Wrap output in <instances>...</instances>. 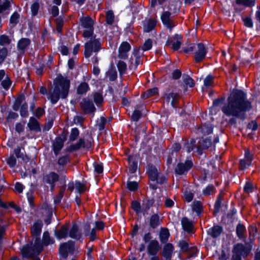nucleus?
Masks as SVG:
<instances>
[{"mask_svg":"<svg viewBox=\"0 0 260 260\" xmlns=\"http://www.w3.org/2000/svg\"><path fill=\"white\" fill-rule=\"evenodd\" d=\"M183 82L189 87H192L194 85L193 80L187 75H183L182 76Z\"/></svg>","mask_w":260,"mask_h":260,"instance_id":"nucleus-44","label":"nucleus"},{"mask_svg":"<svg viewBox=\"0 0 260 260\" xmlns=\"http://www.w3.org/2000/svg\"><path fill=\"white\" fill-rule=\"evenodd\" d=\"M12 135L17 141H23L25 139V131H11Z\"/></svg>","mask_w":260,"mask_h":260,"instance_id":"nucleus-41","label":"nucleus"},{"mask_svg":"<svg viewBox=\"0 0 260 260\" xmlns=\"http://www.w3.org/2000/svg\"><path fill=\"white\" fill-rule=\"evenodd\" d=\"M158 92V89L157 88H153L148 90L144 94L143 98L147 99L149 96L154 95Z\"/></svg>","mask_w":260,"mask_h":260,"instance_id":"nucleus-59","label":"nucleus"},{"mask_svg":"<svg viewBox=\"0 0 260 260\" xmlns=\"http://www.w3.org/2000/svg\"><path fill=\"white\" fill-rule=\"evenodd\" d=\"M126 188L130 191L135 192L139 188V183L135 181L127 180L126 182Z\"/></svg>","mask_w":260,"mask_h":260,"instance_id":"nucleus-38","label":"nucleus"},{"mask_svg":"<svg viewBox=\"0 0 260 260\" xmlns=\"http://www.w3.org/2000/svg\"><path fill=\"white\" fill-rule=\"evenodd\" d=\"M215 190L216 188L213 184H208L205 188L203 190L202 193L204 196H209L212 194V192L215 193Z\"/></svg>","mask_w":260,"mask_h":260,"instance_id":"nucleus-40","label":"nucleus"},{"mask_svg":"<svg viewBox=\"0 0 260 260\" xmlns=\"http://www.w3.org/2000/svg\"><path fill=\"white\" fill-rule=\"evenodd\" d=\"M20 113L22 117H26L28 115L27 105L25 103L22 105Z\"/></svg>","mask_w":260,"mask_h":260,"instance_id":"nucleus-62","label":"nucleus"},{"mask_svg":"<svg viewBox=\"0 0 260 260\" xmlns=\"http://www.w3.org/2000/svg\"><path fill=\"white\" fill-rule=\"evenodd\" d=\"M106 123V119L104 117H101L97 120L96 126L99 130H103L105 128V125Z\"/></svg>","mask_w":260,"mask_h":260,"instance_id":"nucleus-54","label":"nucleus"},{"mask_svg":"<svg viewBox=\"0 0 260 260\" xmlns=\"http://www.w3.org/2000/svg\"><path fill=\"white\" fill-rule=\"evenodd\" d=\"M237 3L243 5L246 7L253 6L254 5V0H237Z\"/></svg>","mask_w":260,"mask_h":260,"instance_id":"nucleus-56","label":"nucleus"},{"mask_svg":"<svg viewBox=\"0 0 260 260\" xmlns=\"http://www.w3.org/2000/svg\"><path fill=\"white\" fill-rule=\"evenodd\" d=\"M82 107L87 112H92L95 109L93 104L91 102L87 100L84 101L82 104Z\"/></svg>","mask_w":260,"mask_h":260,"instance_id":"nucleus-36","label":"nucleus"},{"mask_svg":"<svg viewBox=\"0 0 260 260\" xmlns=\"http://www.w3.org/2000/svg\"><path fill=\"white\" fill-rule=\"evenodd\" d=\"M69 157L68 155L62 156L58 159L57 164L59 166H65L69 162Z\"/></svg>","mask_w":260,"mask_h":260,"instance_id":"nucleus-51","label":"nucleus"},{"mask_svg":"<svg viewBox=\"0 0 260 260\" xmlns=\"http://www.w3.org/2000/svg\"><path fill=\"white\" fill-rule=\"evenodd\" d=\"M93 167L95 173L98 174H101L103 173L104 167L102 162L98 163L97 161H94L93 163Z\"/></svg>","mask_w":260,"mask_h":260,"instance_id":"nucleus-42","label":"nucleus"},{"mask_svg":"<svg viewBox=\"0 0 260 260\" xmlns=\"http://www.w3.org/2000/svg\"><path fill=\"white\" fill-rule=\"evenodd\" d=\"M250 251L251 248L250 247L246 246L242 243H237L234 246L233 253L246 257L249 255Z\"/></svg>","mask_w":260,"mask_h":260,"instance_id":"nucleus-17","label":"nucleus"},{"mask_svg":"<svg viewBox=\"0 0 260 260\" xmlns=\"http://www.w3.org/2000/svg\"><path fill=\"white\" fill-rule=\"evenodd\" d=\"M207 49L204 45L201 43L194 46V59L196 62H200L203 60L207 53Z\"/></svg>","mask_w":260,"mask_h":260,"instance_id":"nucleus-12","label":"nucleus"},{"mask_svg":"<svg viewBox=\"0 0 260 260\" xmlns=\"http://www.w3.org/2000/svg\"><path fill=\"white\" fill-rule=\"evenodd\" d=\"M162 220L157 213H153L149 217V225L150 228L155 229L161 223Z\"/></svg>","mask_w":260,"mask_h":260,"instance_id":"nucleus-24","label":"nucleus"},{"mask_svg":"<svg viewBox=\"0 0 260 260\" xmlns=\"http://www.w3.org/2000/svg\"><path fill=\"white\" fill-rule=\"evenodd\" d=\"M89 89L88 85L85 83H81L78 87L77 92L79 94H83Z\"/></svg>","mask_w":260,"mask_h":260,"instance_id":"nucleus-48","label":"nucleus"},{"mask_svg":"<svg viewBox=\"0 0 260 260\" xmlns=\"http://www.w3.org/2000/svg\"><path fill=\"white\" fill-rule=\"evenodd\" d=\"M146 249L148 255H157L161 249V245L158 241L154 238L147 244Z\"/></svg>","mask_w":260,"mask_h":260,"instance_id":"nucleus-13","label":"nucleus"},{"mask_svg":"<svg viewBox=\"0 0 260 260\" xmlns=\"http://www.w3.org/2000/svg\"><path fill=\"white\" fill-rule=\"evenodd\" d=\"M160 255L165 260H172L174 251V246L171 243L164 244Z\"/></svg>","mask_w":260,"mask_h":260,"instance_id":"nucleus-16","label":"nucleus"},{"mask_svg":"<svg viewBox=\"0 0 260 260\" xmlns=\"http://www.w3.org/2000/svg\"><path fill=\"white\" fill-rule=\"evenodd\" d=\"M178 246L181 251L187 252L189 250L188 243L184 240H180L178 243Z\"/></svg>","mask_w":260,"mask_h":260,"instance_id":"nucleus-43","label":"nucleus"},{"mask_svg":"<svg viewBox=\"0 0 260 260\" xmlns=\"http://www.w3.org/2000/svg\"><path fill=\"white\" fill-rule=\"evenodd\" d=\"M152 240H153V239L151 233L150 232L145 233L142 237V241L144 243L140 244L138 251L139 252L144 251L146 249L145 244L150 243Z\"/></svg>","mask_w":260,"mask_h":260,"instance_id":"nucleus-28","label":"nucleus"},{"mask_svg":"<svg viewBox=\"0 0 260 260\" xmlns=\"http://www.w3.org/2000/svg\"><path fill=\"white\" fill-rule=\"evenodd\" d=\"M68 234L70 238L77 240H80L82 238V234L79 231V226L76 223L72 224L71 229L69 230Z\"/></svg>","mask_w":260,"mask_h":260,"instance_id":"nucleus-23","label":"nucleus"},{"mask_svg":"<svg viewBox=\"0 0 260 260\" xmlns=\"http://www.w3.org/2000/svg\"><path fill=\"white\" fill-rule=\"evenodd\" d=\"M107 76L110 80L114 81L117 78V72L115 69L111 68L107 72Z\"/></svg>","mask_w":260,"mask_h":260,"instance_id":"nucleus-55","label":"nucleus"},{"mask_svg":"<svg viewBox=\"0 0 260 260\" xmlns=\"http://www.w3.org/2000/svg\"><path fill=\"white\" fill-rule=\"evenodd\" d=\"M64 145V143L60 137H56L55 141L52 143V149L55 156H57Z\"/></svg>","mask_w":260,"mask_h":260,"instance_id":"nucleus-26","label":"nucleus"},{"mask_svg":"<svg viewBox=\"0 0 260 260\" xmlns=\"http://www.w3.org/2000/svg\"><path fill=\"white\" fill-rule=\"evenodd\" d=\"M179 98V95L176 93H170L166 95V101L169 103H171V106L174 108L175 104L177 102Z\"/></svg>","mask_w":260,"mask_h":260,"instance_id":"nucleus-33","label":"nucleus"},{"mask_svg":"<svg viewBox=\"0 0 260 260\" xmlns=\"http://www.w3.org/2000/svg\"><path fill=\"white\" fill-rule=\"evenodd\" d=\"M82 26L85 28L83 36L84 38L92 37L93 32V21L89 17H83L80 18Z\"/></svg>","mask_w":260,"mask_h":260,"instance_id":"nucleus-7","label":"nucleus"},{"mask_svg":"<svg viewBox=\"0 0 260 260\" xmlns=\"http://www.w3.org/2000/svg\"><path fill=\"white\" fill-rule=\"evenodd\" d=\"M126 160L128 165V172L130 174L135 173L138 169V156L137 154H128Z\"/></svg>","mask_w":260,"mask_h":260,"instance_id":"nucleus-11","label":"nucleus"},{"mask_svg":"<svg viewBox=\"0 0 260 260\" xmlns=\"http://www.w3.org/2000/svg\"><path fill=\"white\" fill-rule=\"evenodd\" d=\"M117 67L120 75L125 73L127 69V66L124 61H119L117 64Z\"/></svg>","mask_w":260,"mask_h":260,"instance_id":"nucleus-46","label":"nucleus"},{"mask_svg":"<svg viewBox=\"0 0 260 260\" xmlns=\"http://www.w3.org/2000/svg\"><path fill=\"white\" fill-rule=\"evenodd\" d=\"M43 244L45 246L53 244L55 241L53 238L50 236V234L48 231H45L43 234L42 238Z\"/></svg>","mask_w":260,"mask_h":260,"instance_id":"nucleus-32","label":"nucleus"},{"mask_svg":"<svg viewBox=\"0 0 260 260\" xmlns=\"http://www.w3.org/2000/svg\"><path fill=\"white\" fill-rule=\"evenodd\" d=\"M193 164L191 159H186L183 162H178L174 169L176 175H182L186 174L193 167Z\"/></svg>","mask_w":260,"mask_h":260,"instance_id":"nucleus-8","label":"nucleus"},{"mask_svg":"<svg viewBox=\"0 0 260 260\" xmlns=\"http://www.w3.org/2000/svg\"><path fill=\"white\" fill-rule=\"evenodd\" d=\"M156 20L155 19H150L148 20L144 25V29L146 32H150L155 26Z\"/></svg>","mask_w":260,"mask_h":260,"instance_id":"nucleus-37","label":"nucleus"},{"mask_svg":"<svg viewBox=\"0 0 260 260\" xmlns=\"http://www.w3.org/2000/svg\"><path fill=\"white\" fill-rule=\"evenodd\" d=\"M54 89L50 90L48 94V99L53 104H56L60 98L65 99L68 96L70 81L61 75H58L54 81Z\"/></svg>","mask_w":260,"mask_h":260,"instance_id":"nucleus-2","label":"nucleus"},{"mask_svg":"<svg viewBox=\"0 0 260 260\" xmlns=\"http://www.w3.org/2000/svg\"><path fill=\"white\" fill-rule=\"evenodd\" d=\"M160 19L162 24L170 31H172V28L176 25L173 17L171 16V13L168 11L164 12L160 15Z\"/></svg>","mask_w":260,"mask_h":260,"instance_id":"nucleus-10","label":"nucleus"},{"mask_svg":"<svg viewBox=\"0 0 260 260\" xmlns=\"http://www.w3.org/2000/svg\"><path fill=\"white\" fill-rule=\"evenodd\" d=\"M152 46V42L150 39H147L144 43L142 49L144 51L150 50Z\"/></svg>","mask_w":260,"mask_h":260,"instance_id":"nucleus-61","label":"nucleus"},{"mask_svg":"<svg viewBox=\"0 0 260 260\" xmlns=\"http://www.w3.org/2000/svg\"><path fill=\"white\" fill-rule=\"evenodd\" d=\"M8 225H3L0 226V251L2 250L3 235L6 233V228Z\"/></svg>","mask_w":260,"mask_h":260,"instance_id":"nucleus-49","label":"nucleus"},{"mask_svg":"<svg viewBox=\"0 0 260 260\" xmlns=\"http://www.w3.org/2000/svg\"><path fill=\"white\" fill-rule=\"evenodd\" d=\"M155 202L153 198L147 197L146 199L143 200L141 208V204L139 201L133 200L131 202V208L138 215L141 213L145 215L151 207L155 206Z\"/></svg>","mask_w":260,"mask_h":260,"instance_id":"nucleus-3","label":"nucleus"},{"mask_svg":"<svg viewBox=\"0 0 260 260\" xmlns=\"http://www.w3.org/2000/svg\"><path fill=\"white\" fill-rule=\"evenodd\" d=\"M246 227L245 226L241 223H239L237 226L236 229V233L237 236L240 239H243L244 238V233L246 232Z\"/></svg>","mask_w":260,"mask_h":260,"instance_id":"nucleus-34","label":"nucleus"},{"mask_svg":"<svg viewBox=\"0 0 260 260\" xmlns=\"http://www.w3.org/2000/svg\"><path fill=\"white\" fill-rule=\"evenodd\" d=\"M198 144L196 152L199 155H202L204 150H206L211 146L212 144V137L210 136L205 138H202L198 141Z\"/></svg>","mask_w":260,"mask_h":260,"instance_id":"nucleus-9","label":"nucleus"},{"mask_svg":"<svg viewBox=\"0 0 260 260\" xmlns=\"http://www.w3.org/2000/svg\"><path fill=\"white\" fill-rule=\"evenodd\" d=\"M80 131H71L70 135L69 136V141L74 142L76 140L79 135Z\"/></svg>","mask_w":260,"mask_h":260,"instance_id":"nucleus-64","label":"nucleus"},{"mask_svg":"<svg viewBox=\"0 0 260 260\" xmlns=\"http://www.w3.org/2000/svg\"><path fill=\"white\" fill-rule=\"evenodd\" d=\"M60 176L55 172H50L44 175L42 178L43 182L45 184L56 183L59 181Z\"/></svg>","mask_w":260,"mask_h":260,"instance_id":"nucleus-18","label":"nucleus"},{"mask_svg":"<svg viewBox=\"0 0 260 260\" xmlns=\"http://www.w3.org/2000/svg\"><path fill=\"white\" fill-rule=\"evenodd\" d=\"M10 43L9 37L6 35H2L0 36V45H8Z\"/></svg>","mask_w":260,"mask_h":260,"instance_id":"nucleus-63","label":"nucleus"},{"mask_svg":"<svg viewBox=\"0 0 260 260\" xmlns=\"http://www.w3.org/2000/svg\"><path fill=\"white\" fill-rule=\"evenodd\" d=\"M153 131L150 132V131H135L136 132L135 135V142L137 143L140 139V132H142V134L143 135L144 140L146 142H148L151 139V137L149 136L150 134L152 133Z\"/></svg>","mask_w":260,"mask_h":260,"instance_id":"nucleus-31","label":"nucleus"},{"mask_svg":"<svg viewBox=\"0 0 260 260\" xmlns=\"http://www.w3.org/2000/svg\"><path fill=\"white\" fill-rule=\"evenodd\" d=\"M7 164L9 166L12 168H14L16 165V159L14 155H10L6 160Z\"/></svg>","mask_w":260,"mask_h":260,"instance_id":"nucleus-57","label":"nucleus"},{"mask_svg":"<svg viewBox=\"0 0 260 260\" xmlns=\"http://www.w3.org/2000/svg\"><path fill=\"white\" fill-rule=\"evenodd\" d=\"M192 210L198 215L201 214L203 210V205L201 201H198L193 205Z\"/></svg>","mask_w":260,"mask_h":260,"instance_id":"nucleus-45","label":"nucleus"},{"mask_svg":"<svg viewBox=\"0 0 260 260\" xmlns=\"http://www.w3.org/2000/svg\"><path fill=\"white\" fill-rule=\"evenodd\" d=\"M87 236L89 237L90 241H94L97 239L96 229L93 228L91 229L89 232L87 234Z\"/></svg>","mask_w":260,"mask_h":260,"instance_id":"nucleus-60","label":"nucleus"},{"mask_svg":"<svg viewBox=\"0 0 260 260\" xmlns=\"http://www.w3.org/2000/svg\"><path fill=\"white\" fill-rule=\"evenodd\" d=\"M30 44V40L28 39L22 38L20 39L17 44L19 50H24Z\"/></svg>","mask_w":260,"mask_h":260,"instance_id":"nucleus-39","label":"nucleus"},{"mask_svg":"<svg viewBox=\"0 0 260 260\" xmlns=\"http://www.w3.org/2000/svg\"><path fill=\"white\" fill-rule=\"evenodd\" d=\"M182 228L188 234H193L195 232L193 222L190 220L187 217H183L181 220Z\"/></svg>","mask_w":260,"mask_h":260,"instance_id":"nucleus-19","label":"nucleus"},{"mask_svg":"<svg viewBox=\"0 0 260 260\" xmlns=\"http://www.w3.org/2000/svg\"><path fill=\"white\" fill-rule=\"evenodd\" d=\"M142 115L141 112L140 110L137 109H136L132 115L131 116V119L133 121H138L139 119L141 118Z\"/></svg>","mask_w":260,"mask_h":260,"instance_id":"nucleus-52","label":"nucleus"},{"mask_svg":"<svg viewBox=\"0 0 260 260\" xmlns=\"http://www.w3.org/2000/svg\"><path fill=\"white\" fill-rule=\"evenodd\" d=\"M223 231L222 226L218 224H214L212 228H209L207 231V233L208 236L212 238L216 239L220 236Z\"/></svg>","mask_w":260,"mask_h":260,"instance_id":"nucleus-20","label":"nucleus"},{"mask_svg":"<svg viewBox=\"0 0 260 260\" xmlns=\"http://www.w3.org/2000/svg\"><path fill=\"white\" fill-rule=\"evenodd\" d=\"M101 44L98 39L91 38L90 41L86 43L84 45V55L85 57H89L92 52H96L100 49Z\"/></svg>","mask_w":260,"mask_h":260,"instance_id":"nucleus-5","label":"nucleus"},{"mask_svg":"<svg viewBox=\"0 0 260 260\" xmlns=\"http://www.w3.org/2000/svg\"><path fill=\"white\" fill-rule=\"evenodd\" d=\"M44 246H45L43 244V241L41 240L39 237H36L34 245L32 246L35 254L39 255L43 250Z\"/></svg>","mask_w":260,"mask_h":260,"instance_id":"nucleus-30","label":"nucleus"},{"mask_svg":"<svg viewBox=\"0 0 260 260\" xmlns=\"http://www.w3.org/2000/svg\"><path fill=\"white\" fill-rule=\"evenodd\" d=\"M20 252L22 256L27 259L33 257L35 254L32 246L29 244L23 245L21 249Z\"/></svg>","mask_w":260,"mask_h":260,"instance_id":"nucleus-22","label":"nucleus"},{"mask_svg":"<svg viewBox=\"0 0 260 260\" xmlns=\"http://www.w3.org/2000/svg\"><path fill=\"white\" fill-rule=\"evenodd\" d=\"M58 252L61 257L64 259L67 258L69 254L74 255L75 252V242L69 240L67 242L61 243L58 248Z\"/></svg>","mask_w":260,"mask_h":260,"instance_id":"nucleus-4","label":"nucleus"},{"mask_svg":"<svg viewBox=\"0 0 260 260\" xmlns=\"http://www.w3.org/2000/svg\"><path fill=\"white\" fill-rule=\"evenodd\" d=\"M182 37L179 34L174 35L172 38L168 39L166 42V45L171 46L175 51L178 50L182 44Z\"/></svg>","mask_w":260,"mask_h":260,"instance_id":"nucleus-14","label":"nucleus"},{"mask_svg":"<svg viewBox=\"0 0 260 260\" xmlns=\"http://www.w3.org/2000/svg\"><path fill=\"white\" fill-rule=\"evenodd\" d=\"M19 14L15 12L11 16L10 18V23L13 25H15L19 21Z\"/></svg>","mask_w":260,"mask_h":260,"instance_id":"nucleus-58","label":"nucleus"},{"mask_svg":"<svg viewBox=\"0 0 260 260\" xmlns=\"http://www.w3.org/2000/svg\"><path fill=\"white\" fill-rule=\"evenodd\" d=\"M228 103L222 108V111L227 116L244 118V112L251 108V103L246 100L245 93L236 90L229 97Z\"/></svg>","mask_w":260,"mask_h":260,"instance_id":"nucleus-1","label":"nucleus"},{"mask_svg":"<svg viewBox=\"0 0 260 260\" xmlns=\"http://www.w3.org/2000/svg\"><path fill=\"white\" fill-rule=\"evenodd\" d=\"M146 174L150 181L155 182L159 175L161 174V172L157 169L155 165L149 164L147 166Z\"/></svg>","mask_w":260,"mask_h":260,"instance_id":"nucleus-15","label":"nucleus"},{"mask_svg":"<svg viewBox=\"0 0 260 260\" xmlns=\"http://www.w3.org/2000/svg\"><path fill=\"white\" fill-rule=\"evenodd\" d=\"M91 147V143L89 141H85L84 138H80L78 141L74 144H71L66 148V151L69 153H72L74 151H78L81 148L89 149Z\"/></svg>","mask_w":260,"mask_h":260,"instance_id":"nucleus-6","label":"nucleus"},{"mask_svg":"<svg viewBox=\"0 0 260 260\" xmlns=\"http://www.w3.org/2000/svg\"><path fill=\"white\" fill-rule=\"evenodd\" d=\"M75 185L79 193H83L86 191L85 185L83 183H82L79 180L75 181Z\"/></svg>","mask_w":260,"mask_h":260,"instance_id":"nucleus-47","label":"nucleus"},{"mask_svg":"<svg viewBox=\"0 0 260 260\" xmlns=\"http://www.w3.org/2000/svg\"><path fill=\"white\" fill-rule=\"evenodd\" d=\"M170 236V234L168 229L161 227L158 235L159 239L161 243H168Z\"/></svg>","mask_w":260,"mask_h":260,"instance_id":"nucleus-29","label":"nucleus"},{"mask_svg":"<svg viewBox=\"0 0 260 260\" xmlns=\"http://www.w3.org/2000/svg\"><path fill=\"white\" fill-rule=\"evenodd\" d=\"M24 98L23 96H20L15 100L13 107V109L15 111L18 110L20 105L22 103L24 100Z\"/></svg>","mask_w":260,"mask_h":260,"instance_id":"nucleus-53","label":"nucleus"},{"mask_svg":"<svg viewBox=\"0 0 260 260\" xmlns=\"http://www.w3.org/2000/svg\"><path fill=\"white\" fill-rule=\"evenodd\" d=\"M114 20V15L112 11H108L106 13V22L108 24L111 25Z\"/></svg>","mask_w":260,"mask_h":260,"instance_id":"nucleus-50","label":"nucleus"},{"mask_svg":"<svg viewBox=\"0 0 260 260\" xmlns=\"http://www.w3.org/2000/svg\"><path fill=\"white\" fill-rule=\"evenodd\" d=\"M27 126L30 130H40V127L37 120L34 117H30L27 123Z\"/></svg>","mask_w":260,"mask_h":260,"instance_id":"nucleus-35","label":"nucleus"},{"mask_svg":"<svg viewBox=\"0 0 260 260\" xmlns=\"http://www.w3.org/2000/svg\"><path fill=\"white\" fill-rule=\"evenodd\" d=\"M131 49V46L127 42H123L118 49V57L125 59L127 57V53Z\"/></svg>","mask_w":260,"mask_h":260,"instance_id":"nucleus-21","label":"nucleus"},{"mask_svg":"<svg viewBox=\"0 0 260 260\" xmlns=\"http://www.w3.org/2000/svg\"><path fill=\"white\" fill-rule=\"evenodd\" d=\"M43 226L42 221L40 219L37 220L34 223L31 228V234L34 236L39 237L41 234Z\"/></svg>","mask_w":260,"mask_h":260,"instance_id":"nucleus-25","label":"nucleus"},{"mask_svg":"<svg viewBox=\"0 0 260 260\" xmlns=\"http://www.w3.org/2000/svg\"><path fill=\"white\" fill-rule=\"evenodd\" d=\"M69 226L67 225H63L59 231L54 230V236L58 240L66 238L68 236Z\"/></svg>","mask_w":260,"mask_h":260,"instance_id":"nucleus-27","label":"nucleus"}]
</instances>
